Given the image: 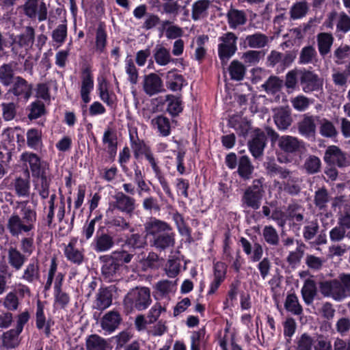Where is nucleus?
Listing matches in <instances>:
<instances>
[{
  "instance_id": "nucleus-1",
  "label": "nucleus",
  "mask_w": 350,
  "mask_h": 350,
  "mask_svg": "<svg viewBox=\"0 0 350 350\" xmlns=\"http://www.w3.org/2000/svg\"><path fill=\"white\" fill-rule=\"evenodd\" d=\"M144 230L150 245L157 251H165L174 246L176 234L167 222L152 217L144 224Z\"/></svg>"
},
{
  "instance_id": "nucleus-2",
  "label": "nucleus",
  "mask_w": 350,
  "mask_h": 350,
  "mask_svg": "<svg viewBox=\"0 0 350 350\" xmlns=\"http://www.w3.org/2000/svg\"><path fill=\"white\" fill-rule=\"evenodd\" d=\"M133 255L121 250L105 254L99 257L101 264V274L104 280L113 282L120 275L121 269L126 263H129Z\"/></svg>"
},
{
  "instance_id": "nucleus-3",
  "label": "nucleus",
  "mask_w": 350,
  "mask_h": 350,
  "mask_svg": "<svg viewBox=\"0 0 350 350\" xmlns=\"http://www.w3.org/2000/svg\"><path fill=\"white\" fill-rule=\"evenodd\" d=\"M21 217L13 213L8 220L7 229L12 237H18L23 232L27 233L34 229L37 213L30 206H25L21 209Z\"/></svg>"
},
{
  "instance_id": "nucleus-4",
  "label": "nucleus",
  "mask_w": 350,
  "mask_h": 350,
  "mask_svg": "<svg viewBox=\"0 0 350 350\" xmlns=\"http://www.w3.org/2000/svg\"><path fill=\"white\" fill-rule=\"evenodd\" d=\"M319 291L324 297L342 301L350 296V273L340 275L339 280H325L319 283Z\"/></svg>"
},
{
  "instance_id": "nucleus-5",
  "label": "nucleus",
  "mask_w": 350,
  "mask_h": 350,
  "mask_svg": "<svg viewBox=\"0 0 350 350\" xmlns=\"http://www.w3.org/2000/svg\"><path fill=\"white\" fill-rule=\"evenodd\" d=\"M152 303L150 290L148 287L135 288L130 291L124 299V306L127 312L134 310L142 311Z\"/></svg>"
},
{
  "instance_id": "nucleus-6",
  "label": "nucleus",
  "mask_w": 350,
  "mask_h": 350,
  "mask_svg": "<svg viewBox=\"0 0 350 350\" xmlns=\"http://www.w3.org/2000/svg\"><path fill=\"white\" fill-rule=\"evenodd\" d=\"M263 182V178L254 179L252 185L245 189L241 199L242 208L255 211L260 207L265 195Z\"/></svg>"
},
{
  "instance_id": "nucleus-7",
  "label": "nucleus",
  "mask_w": 350,
  "mask_h": 350,
  "mask_svg": "<svg viewBox=\"0 0 350 350\" xmlns=\"http://www.w3.org/2000/svg\"><path fill=\"white\" fill-rule=\"evenodd\" d=\"M299 86L305 93L320 92L323 90V79L314 71L299 69Z\"/></svg>"
},
{
  "instance_id": "nucleus-8",
  "label": "nucleus",
  "mask_w": 350,
  "mask_h": 350,
  "mask_svg": "<svg viewBox=\"0 0 350 350\" xmlns=\"http://www.w3.org/2000/svg\"><path fill=\"white\" fill-rule=\"evenodd\" d=\"M115 245L113 236L105 226H100L91 244L92 249L97 253L106 252Z\"/></svg>"
},
{
  "instance_id": "nucleus-9",
  "label": "nucleus",
  "mask_w": 350,
  "mask_h": 350,
  "mask_svg": "<svg viewBox=\"0 0 350 350\" xmlns=\"http://www.w3.org/2000/svg\"><path fill=\"white\" fill-rule=\"evenodd\" d=\"M8 88L7 94L14 96L18 100L27 101L32 96L33 84L21 76H17Z\"/></svg>"
},
{
  "instance_id": "nucleus-10",
  "label": "nucleus",
  "mask_w": 350,
  "mask_h": 350,
  "mask_svg": "<svg viewBox=\"0 0 350 350\" xmlns=\"http://www.w3.org/2000/svg\"><path fill=\"white\" fill-rule=\"evenodd\" d=\"M22 9L25 15L31 19L37 18L42 22L47 18V7L44 1L40 3V0H25Z\"/></svg>"
},
{
  "instance_id": "nucleus-11",
  "label": "nucleus",
  "mask_w": 350,
  "mask_h": 350,
  "mask_svg": "<svg viewBox=\"0 0 350 350\" xmlns=\"http://www.w3.org/2000/svg\"><path fill=\"white\" fill-rule=\"evenodd\" d=\"M21 160L24 165L29 166L32 176L38 178L42 172L46 170V163L41 159V157L32 152H24L21 155Z\"/></svg>"
},
{
  "instance_id": "nucleus-12",
  "label": "nucleus",
  "mask_w": 350,
  "mask_h": 350,
  "mask_svg": "<svg viewBox=\"0 0 350 350\" xmlns=\"http://www.w3.org/2000/svg\"><path fill=\"white\" fill-rule=\"evenodd\" d=\"M228 266L225 262L217 261L213 263V279L211 281L208 295H214L226 278Z\"/></svg>"
},
{
  "instance_id": "nucleus-13",
  "label": "nucleus",
  "mask_w": 350,
  "mask_h": 350,
  "mask_svg": "<svg viewBox=\"0 0 350 350\" xmlns=\"http://www.w3.org/2000/svg\"><path fill=\"white\" fill-rule=\"evenodd\" d=\"M151 166V168L154 174L155 177L159 180L162 189L166 196L171 199H174V194L171 190L169 183L165 178L161 167L159 165V161L154 157L152 151L146 154L144 157Z\"/></svg>"
},
{
  "instance_id": "nucleus-14",
  "label": "nucleus",
  "mask_w": 350,
  "mask_h": 350,
  "mask_svg": "<svg viewBox=\"0 0 350 350\" xmlns=\"http://www.w3.org/2000/svg\"><path fill=\"white\" fill-rule=\"evenodd\" d=\"M115 201L112 206L114 209L131 217L136 208L135 199L120 191L114 196Z\"/></svg>"
},
{
  "instance_id": "nucleus-15",
  "label": "nucleus",
  "mask_w": 350,
  "mask_h": 350,
  "mask_svg": "<svg viewBox=\"0 0 350 350\" xmlns=\"http://www.w3.org/2000/svg\"><path fill=\"white\" fill-rule=\"evenodd\" d=\"M267 141L265 133L260 129H256L252 139L248 142L249 150L254 158L259 159L262 156Z\"/></svg>"
},
{
  "instance_id": "nucleus-16",
  "label": "nucleus",
  "mask_w": 350,
  "mask_h": 350,
  "mask_svg": "<svg viewBox=\"0 0 350 350\" xmlns=\"http://www.w3.org/2000/svg\"><path fill=\"white\" fill-rule=\"evenodd\" d=\"M323 159L326 164L340 168L349 165L345 154L336 146H330L326 149Z\"/></svg>"
},
{
  "instance_id": "nucleus-17",
  "label": "nucleus",
  "mask_w": 350,
  "mask_h": 350,
  "mask_svg": "<svg viewBox=\"0 0 350 350\" xmlns=\"http://www.w3.org/2000/svg\"><path fill=\"white\" fill-rule=\"evenodd\" d=\"M54 321L51 319H46L44 314V306L42 302L38 299L36 303V326L38 330H42L45 336L49 338L51 335V327Z\"/></svg>"
},
{
  "instance_id": "nucleus-18",
  "label": "nucleus",
  "mask_w": 350,
  "mask_h": 350,
  "mask_svg": "<svg viewBox=\"0 0 350 350\" xmlns=\"http://www.w3.org/2000/svg\"><path fill=\"white\" fill-rule=\"evenodd\" d=\"M143 89L149 96L165 92L163 83L161 77L156 73L145 75Z\"/></svg>"
},
{
  "instance_id": "nucleus-19",
  "label": "nucleus",
  "mask_w": 350,
  "mask_h": 350,
  "mask_svg": "<svg viewBox=\"0 0 350 350\" xmlns=\"http://www.w3.org/2000/svg\"><path fill=\"white\" fill-rule=\"evenodd\" d=\"M35 40V30L31 26H27L25 28V31L18 36L17 40L14 38L11 42L10 46H12V51L13 53L16 55L18 53L16 49V44L19 47H24L25 49L31 48Z\"/></svg>"
},
{
  "instance_id": "nucleus-20",
  "label": "nucleus",
  "mask_w": 350,
  "mask_h": 350,
  "mask_svg": "<svg viewBox=\"0 0 350 350\" xmlns=\"http://www.w3.org/2000/svg\"><path fill=\"white\" fill-rule=\"evenodd\" d=\"M113 292L111 286L100 287L94 301V308L103 311L112 304Z\"/></svg>"
},
{
  "instance_id": "nucleus-21",
  "label": "nucleus",
  "mask_w": 350,
  "mask_h": 350,
  "mask_svg": "<svg viewBox=\"0 0 350 350\" xmlns=\"http://www.w3.org/2000/svg\"><path fill=\"white\" fill-rule=\"evenodd\" d=\"M165 84L169 90L176 92L180 91L187 82L182 75L177 73L176 69H173L167 72Z\"/></svg>"
},
{
  "instance_id": "nucleus-22",
  "label": "nucleus",
  "mask_w": 350,
  "mask_h": 350,
  "mask_svg": "<svg viewBox=\"0 0 350 350\" xmlns=\"http://www.w3.org/2000/svg\"><path fill=\"white\" fill-rule=\"evenodd\" d=\"M298 131L306 138L314 137L316 133V124L314 117L304 114L303 119L298 122Z\"/></svg>"
},
{
  "instance_id": "nucleus-23",
  "label": "nucleus",
  "mask_w": 350,
  "mask_h": 350,
  "mask_svg": "<svg viewBox=\"0 0 350 350\" xmlns=\"http://www.w3.org/2000/svg\"><path fill=\"white\" fill-rule=\"evenodd\" d=\"M27 260V257L16 247H10L8 250V262L16 271L22 269Z\"/></svg>"
},
{
  "instance_id": "nucleus-24",
  "label": "nucleus",
  "mask_w": 350,
  "mask_h": 350,
  "mask_svg": "<svg viewBox=\"0 0 350 350\" xmlns=\"http://www.w3.org/2000/svg\"><path fill=\"white\" fill-rule=\"evenodd\" d=\"M135 136L133 133L129 132V139L131 148L135 159H138L141 155L146 156V154L152 151L150 147L146 144L144 140L139 139L137 135V129H135Z\"/></svg>"
},
{
  "instance_id": "nucleus-25",
  "label": "nucleus",
  "mask_w": 350,
  "mask_h": 350,
  "mask_svg": "<svg viewBox=\"0 0 350 350\" xmlns=\"http://www.w3.org/2000/svg\"><path fill=\"white\" fill-rule=\"evenodd\" d=\"M280 150L288 154L298 152L301 147V142L297 138L290 135H282L278 143Z\"/></svg>"
},
{
  "instance_id": "nucleus-26",
  "label": "nucleus",
  "mask_w": 350,
  "mask_h": 350,
  "mask_svg": "<svg viewBox=\"0 0 350 350\" xmlns=\"http://www.w3.org/2000/svg\"><path fill=\"white\" fill-rule=\"evenodd\" d=\"M122 321L120 314L117 311H110L105 314L101 321L103 330L111 333L118 328Z\"/></svg>"
},
{
  "instance_id": "nucleus-27",
  "label": "nucleus",
  "mask_w": 350,
  "mask_h": 350,
  "mask_svg": "<svg viewBox=\"0 0 350 350\" xmlns=\"http://www.w3.org/2000/svg\"><path fill=\"white\" fill-rule=\"evenodd\" d=\"M317 41L319 54L325 57L330 53L334 38L331 33L321 32L317 34Z\"/></svg>"
},
{
  "instance_id": "nucleus-28",
  "label": "nucleus",
  "mask_w": 350,
  "mask_h": 350,
  "mask_svg": "<svg viewBox=\"0 0 350 350\" xmlns=\"http://www.w3.org/2000/svg\"><path fill=\"white\" fill-rule=\"evenodd\" d=\"M269 38L267 35L256 32L254 34L247 35L243 40L244 47L249 46L253 49H261L267 45Z\"/></svg>"
},
{
  "instance_id": "nucleus-29",
  "label": "nucleus",
  "mask_w": 350,
  "mask_h": 350,
  "mask_svg": "<svg viewBox=\"0 0 350 350\" xmlns=\"http://www.w3.org/2000/svg\"><path fill=\"white\" fill-rule=\"evenodd\" d=\"M228 23L231 29H236L240 25H243L247 21V15L243 10L230 8L226 14Z\"/></svg>"
},
{
  "instance_id": "nucleus-30",
  "label": "nucleus",
  "mask_w": 350,
  "mask_h": 350,
  "mask_svg": "<svg viewBox=\"0 0 350 350\" xmlns=\"http://www.w3.org/2000/svg\"><path fill=\"white\" fill-rule=\"evenodd\" d=\"M237 166V173L241 179L247 180L252 178L254 167L248 156H241L239 159Z\"/></svg>"
},
{
  "instance_id": "nucleus-31",
  "label": "nucleus",
  "mask_w": 350,
  "mask_h": 350,
  "mask_svg": "<svg viewBox=\"0 0 350 350\" xmlns=\"http://www.w3.org/2000/svg\"><path fill=\"white\" fill-rule=\"evenodd\" d=\"M66 259L76 265H81L85 259L83 250L75 247V243L70 242L64 250Z\"/></svg>"
},
{
  "instance_id": "nucleus-32",
  "label": "nucleus",
  "mask_w": 350,
  "mask_h": 350,
  "mask_svg": "<svg viewBox=\"0 0 350 350\" xmlns=\"http://www.w3.org/2000/svg\"><path fill=\"white\" fill-rule=\"evenodd\" d=\"M16 77L12 63L3 64L0 66V83L6 88L11 85Z\"/></svg>"
},
{
  "instance_id": "nucleus-33",
  "label": "nucleus",
  "mask_w": 350,
  "mask_h": 350,
  "mask_svg": "<svg viewBox=\"0 0 350 350\" xmlns=\"http://www.w3.org/2000/svg\"><path fill=\"white\" fill-rule=\"evenodd\" d=\"M210 5V0H198L194 2L191 10L192 19L196 21L206 17Z\"/></svg>"
},
{
  "instance_id": "nucleus-34",
  "label": "nucleus",
  "mask_w": 350,
  "mask_h": 350,
  "mask_svg": "<svg viewBox=\"0 0 350 350\" xmlns=\"http://www.w3.org/2000/svg\"><path fill=\"white\" fill-rule=\"evenodd\" d=\"M165 101L167 102V111L172 116H178L183 111V101L180 96L173 94H167L165 96Z\"/></svg>"
},
{
  "instance_id": "nucleus-35",
  "label": "nucleus",
  "mask_w": 350,
  "mask_h": 350,
  "mask_svg": "<svg viewBox=\"0 0 350 350\" xmlns=\"http://www.w3.org/2000/svg\"><path fill=\"white\" fill-rule=\"evenodd\" d=\"M87 350H111V347L102 337L92 334L86 339Z\"/></svg>"
},
{
  "instance_id": "nucleus-36",
  "label": "nucleus",
  "mask_w": 350,
  "mask_h": 350,
  "mask_svg": "<svg viewBox=\"0 0 350 350\" xmlns=\"http://www.w3.org/2000/svg\"><path fill=\"white\" fill-rule=\"evenodd\" d=\"M82 92H92L94 89V77L92 72V68L90 65L83 66L81 72Z\"/></svg>"
},
{
  "instance_id": "nucleus-37",
  "label": "nucleus",
  "mask_w": 350,
  "mask_h": 350,
  "mask_svg": "<svg viewBox=\"0 0 350 350\" xmlns=\"http://www.w3.org/2000/svg\"><path fill=\"white\" fill-rule=\"evenodd\" d=\"M317 286L314 280L307 279L301 288V295L304 302L307 305L311 304L317 295Z\"/></svg>"
},
{
  "instance_id": "nucleus-38",
  "label": "nucleus",
  "mask_w": 350,
  "mask_h": 350,
  "mask_svg": "<svg viewBox=\"0 0 350 350\" xmlns=\"http://www.w3.org/2000/svg\"><path fill=\"white\" fill-rule=\"evenodd\" d=\"M153 53L154 60L159 66H166L170 62H174V59L171 58L170 51L163 46L157 45Z\"/></svg>"
},
{
  "instance_id": "nucleus-39",
  "label": "nucleus",
  "mask_w": 350,
  "mask_h": 350,
  "mask_svg": "<svg viewBox=\"0 0 350 350\" xmlns=\"http://www.w3.org/2000/svg\"><path fill=\"white\" fill-rule=\"evenodd\" d=\"M228 72L232 80L240 81L245 77L246 68L241 62L234 59L231 62L228 67Z\"/></svg>"
},
{
  "instance_id": "nucleus-40",
  "label": "nucleus",
  "mask_w": 350,
  "mask_h": 350,
  "mask_svg": "<svg viewBox=\"0 0 350 350\" xmlns=\"http://www.w3.org/2000/svg\"><path fill=\"white\" fill-rule=\"evenodd\" d=\"M107 44V33L103 25H99L96 30L95 51L103 53Z\"/></svg>"
},
{
  "instance_id": "nucleus-41",
  "label": "nucleus",
  "mask_w": 350,
  "mask_h": 350,
  "mask_svg": "<svg viewBox=\"0 0 350 350\" xmlns=\"http://www.w3.org/2000/svg\"><path fill=\"white\" fill-rule=\"evenodd\" d=\"M22 332L21 330L15 327L4 332L2 336L3 345L7 349L15 348L18 346V337Z\"/></svg>"
},
{
  "instance_id": "nucleus-42",
  "label": "nucleus",
  "mask_w": 350,
  "mask_h": 350,
  "mask_svg": "<svg viewBox=\"0 0 350 350\" xmlns=\"http://www.w3.org/2000/svg\"><path fill=\"white\" fill-rule=\"evenodd\" d=\"M285 309L295 315H300L303 312L302 306L299 303L297 295L293 293L288 294L284 302Z\"/></svg>"
},
{
  "instance_id": "nucleus-43",
  "label": "nucleus",
  "mask_w": 350,
  "mask_h": 350,
  "mask_svg": "<svg viewBox=\"0 0 350 350\" xmlns=\"http://www.w3.org/2000/svg\"><path fill=\"white\" fill-rule=\"evenodd\" d=\"M40 278V269L38 260L30 262L24 270L22 278L28 282H33Z\"/></svg>"
},
{
  "instance_id": "nucleus-44",
  "label": "nucleus",
  "mask_w": 350,
  "mask_h": 350,
  "mask_svg": "<svg viewBox=\"0 0 350 350\" xmlns=\"http://www.w3.org/2000/svg\"><path fill=\"white\" fill-rule=\"evenodd\" d=\"M146 238H148L146 235L143 236L139 233H132L126 237L125 245L130 248L142 249L147 245Z\"/></svg>"
},
{
  "instance_id": "nucleus-45",
  "label": "nucleus",
  "mask_w": 350,
  "mask_h": 350,
  "mask_svg": "<svg viewBox=\"0 0 350 350\" xmlns=\"http://www.w3.org/2000/svg\"><path fill=\"white\" fill-rule=\"evenodd\" d=\"M218 57L221 61L222 68L224 69L227 66L230 59L235 54L237 48L232 46H226L224 44H218Z\"/></svg>"
},
{
  "instance_id": "nucleus-46",
  "label": "nucleus",
  "mask_w": 350,
  "mask_h": 350,
  "mask_svg": "<svg viewBox=\"0 0 350 350\" xmlns=\"http://www.w3.org/2000/svg\"><path fill=\"white\" fill-rule=\"evenodd\" d=\"M262 237L269 245L277 246L280 243L279 234L271 225L265 226L262 229Z\"/></svg>"
},
{
  "instance_id": "nucleus-47",
  "label": "nucleus",
  "mask_w": 350,
  "mask_h": 350,
  "mask_svg": "<svg viewBox=\"0 0 350 350\" xmlns=\"http://www.w3.org/2000/svg\"><path fill=\"white\" fill-rule=\"evenodd\" d=\"M27 146L38 150L42 144V132L38 129H30L27 132Z\"/></svg>"
},
{
  "instance_id": "nucleus-48",
  "label": "nucleus",
  "mask_w": 350,
  "mask_h": 350,
  "mask_svg": "<svg viewBox=\"0 0 350 350\" xmlns=\"http://www.w3.org/2000/svg\"><path fill=\"white\" fill-rule=\"evenodd\" d=\"M283 85V81L278 77L270 76L262 85V88L268 94H275L280 91Z\"/></svg>"
},
{
  "instance_id": "nucleus-49",
  "label": "nucleus",
  "mask_w": 350,
  "mask_h": 350,
  "mask_svg": "<svg viewBox=\"0 0 350 350\" xmlns=\"http://www.w3.org/2000/svg\"><path fill=\"white\" fill-rule=\"evenodd\" d=\"M308 10V3L306 1L296 2L291 8V18L293 20L302 18L307 14Z\"/></svg>"
},
{
  "instance_id": "nucleus-50",
  "label": "nucleus",
  "mask_w": 350,
  "mask_h": 350,
  "mask_svg": "<svg viewBox=\"0 0 350 350\" xmlns=\"http://www.w3.org/2000/svg\"><path fill=\"white\" fill-rule=\"evenodd\" d=\"M321 159L315 155H310L304 163V169L308 174H314L321 171Z\"/></svg>"
},
{
  "instance_id": "nucleus-51",
  "label": "nucleus",
  "mask_w": 350,
  "mask_h": 350,
  "mask_svg": "<svg viewBox=\"0 0 350 350\" xmlns=\"http://www.w3.org/2000/svg\"><path fill=\"white\" fill-rule=\"evenodd\" d=\"M329 201V196L327 189L322 187L314 193V203L320 210H324L327 203Z\"/></svg>"
},
{
  "instance_id": "nucleus-52",
  "label": "nucleus",
  "mask_w": 350,
  "mask_h": 350,
  "mask_svg": "<svg viewBox=\"0 0 350 350\" xmlns=\"http://www.w3.org/2000/svg\"><path fill=\"white\" fill-rule=\"evenodd\" d=\"M274 122L279 130H286L291 124L292 118L287 111H281L274 116Z\"/></svg>"
},
{
  "instance_id": "nucleus-53",
  "label": "nucleus",
  "mask_w": 350,
  "mask_h": 350,
  "mask_svg": "<svg viewBox=\"0 0 350 350\" xmlns=\"http://www.w3.org/2000/svg\"><path fill=\"white\" fill-rule=\"evenodd\" d=\"M152 123L157 126L160 135L167 137L171 133L170 122L169 119L163 116H158L152 120Z\"/></svg>"
},
{
  "instance_id": "nucleus-54",
  "label": "nucleus",
  "mask_w": 350,
  "mask_h": 350,
  "mask_svg": "<svg viewBox=\"0 0 350 350\" xmlns=\"http://www.w3.org/2000/svg\"><path fill=\"white\" fill-rule=\"evenodd\" d=\"M317 55V53L313 46H306L303 47L300 51L298 63L299 64L312 63L313 59Z\"/></svg>"
},
{
  "instance_id": "nucleus-55",
  "label": "nucleus",
  "mask_w": 350,
  "mask_h": 350,
  "mask_svg": "<svg viewBox=\"0 0 350 350\" xmlns=\"http://www.w3.org/2000/svg\"><path fill=\"white\" fill-rule=\"evenodd\" d=\"M125 72L128 75V81L131 84L136 85L138 82L139 72L131 58H126L125 60Z\"/></svg>"
},
{
  "instance_id": "nucleus-56",
  "label": "nucleus",
  "mask_w": 350,
  "mask_h": 350,
  "mask_svg": "<svg viewBox=\"0 0 350 350\" xmlns=\"http://www.w3.org/2000/svg\"><path fill=\"white\" fill-rule=\"evenodd\" d=\"M319 133L325 137L332 138L336 137L338 135V131L334 124L325 118H323L321 120V126L319 127Z\"/></svg>"
},
{
  "instance_id": "nucleus-57",
  "label": "nucleus",
  "mask_w": 350,
  "mask_h": 350,
  "mask_svg": "<svg viewBox=\"0 0 350 350\" xmlns=\"http://www.w3.org/2000/svg\"><path fill=\"white\" fill-rule=\"evenodd\" d=\"M347 58L350 59V46L347 44L340 45L336 48L333 53L334 62L338 64H342Z\"/></svg>"
},
{
  "instance_id": "nucleus-58",
  "label": "nucleus",
  "mask_w": 350,
  "mask_h": 350,
  "mask_svg": "<svg viewBox=\"0 0 350 350\" xmlns=\"http://www.w3.org/2000/svg\"><path fill=\"white\" fill-rule=\"evenodd\" d=\"M103 143L107 144V148H118V137L115 130L111 128L105 129L102 138Z\"/></svg>"
},
{
  "instance_id": "nucleus-59",
  "label": "nucleus",
  "mask_w": 350,
  "mask_h": 350,
  "mask_svg": "<svg viewBox=\"0 0 350 350\" xmlns=\"http://www.w3.org/2000/svg\"><path fill=\"white\" fill-rule=\"evenodd\" d=\"M299 85V69H293L286 75L284 85L287 89L295 90Z\"/></svg>"
},
{
  "instance_id": "nucleus-60",
  "label": "nucleus",
  "mask_w": 350,
  "mask_h": 350,
  "mask_svg": "<svg viewBox=\"0 0 350 350\" xmlns=\"http://www.w3.org/2000/svg\"><path fill=\"white\" fill-rule=\"evenodd\" d=\"M166 308L165 306H162L161 303L156 302L152 308L150 309V310L148 312L147 314V319H148V324H152L155 323L159 317H160L161 312H165Z\"/></svg>"
},
{
  "instance_id": "nucleus-61",
  "label": "nucleus",
  "mask_w": 350,
  "mask_h": 350,
  "mask_svg": "<svg viewBox=\"0 0 350 350\" xmlns=\"http://www.w3.org/2000/svg\"><path fill=\"white\" fill-rule=\"evenodd\" d=\"M38 178L40 179L39 194L42 199H46L49 196L51 178L47 177L46 170L42 172V175L38 176Z\"/></svg>"
},
{
  "instance_id": "nucleus-62",
  "label": "nucleus",
  "mask_w": 350,
  "mask_h": 350,
  "mask_svg": "<svg viewBox=\"0 0 350 350\" xmlns=\"http://www.w3.org/2000/svg\"><path fill=\"white\" fill-rule=\"evenodd\" d=\"M29 110L28 118L31 120H36L45 113V106L40 101H34L31 104Z\"/></svg>"
},
{
  "instance_id": "nucleus-63",
  "label": "nucleus",
  "mask_w": 350,
  "mask_h": 350,
  "mask_svg": "<svg viewBox=\"0 0 350 350\" xmlns=\"http://www.w3.org/2000/svg\"><path fill=\"white\" fill-rule=\"evenodd\" d=\"M70 295L61 290L54 291V302L61 309H65L70 303Z\"/></svg>"
},
{
  "instance_id": "nucleus-64",
  "label": "nucleus",
  "mask_w": 350,
  "mask_h": 350,
  "mask_svg": "<svg viewBox=\"0 0 350 350\" xmlns=\"http://www.w3.org/2000/svg\"><path fill=\"white\" fill-rule=\"evenodd\" d=\"M313 343V338L307 333H304L297 342L295 350H312Z\"/></svg>"
}]
</instances>
